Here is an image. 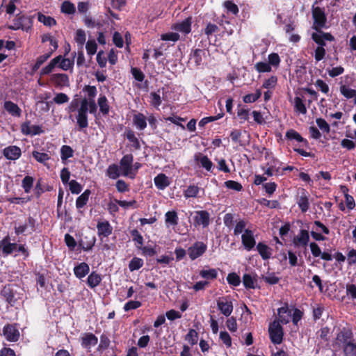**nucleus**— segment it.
<instances>
[{
	"mask_svg": "<svg viewBox=\"0 0 356 356\" xmlns=\"http://www.w3.org/2000/svg\"><path fill=\"white\" fill-rule=\"evenodd\" d=\"M314 23L312 29L316 32H319L323 28H327V17L324 8L312 6V9Z\"/></svg>",
	"mask_w": 356,
	"mask_h": 356,
	"instance_id": "obj_1",
	"label": "nucleus"
},
{
	"mask_svg": "<svg viewBox=\"0 0 356 356\" xmlns=\"http://www.w3.org/2000/svg\"><path fill=\"white\" fill-rule=\"evenodd\" d=\"M32 23V19L29 17L19 13L13 19V24L8 25V29L13 31L22 29L28 31L31 28Z\"/></svg>",
	"mask_w": 356,
	"mask_h": 356,
	"instance_id": "obj_2",
	"label": "nucleus"
},
{
	"mask_svg": "<svg viewBox=\"0 0 356 356\" xmlns=\"http://www.w3.org/2000/svg\"><path fill=\"white\" fill-rule=\"evenodd\" d=\"M268 332L270 341L273 344H280L282 342L284 330L279 321L275 320L270 323Z\"/></svg>",
	"mask_w": 356,
	"mask_h": 356,
	"instance_id": "obj_3",
	"label": "nucleus"
},
{
	"mask_svg": "<svg viewBox=\"0 0 356 356\" xmlns=\"http://www.w3.org/2000/svg\"><path fill=\"white\" fill-rule=\"evenodd\" d=\"M17 286L15 284H6L0 291V296L10 306H14L20 298L16 291Z\"/></svg>",
	"mask_w": 356,
	"mask_h": 356,
	"instance_id": "obj_4",
	"label": "nucleus"
},
{
	"mask_svg": "<svg viewBox=\"0 0 356 356\" xmlns=\"http://www.w3.org/2000/svg\"><path fill=\"white\" fill-rule=\"evenodd\" d=\"M306 229H300L298 234L293 238V244L296 248H304L306 250L309 242V224H306Z\"/></svg>",
	"mask_w": 356,
	"mask_h": 356,
	"instance_id": "obj_5",
	"label": "nucleus"
},
{
	"mask_svg": "<svg viewBox=\"0 0 356 356\" xmlns=\"http://www.w3.org/2000/svg\"><path fill=\"white\" fill-rule=\"evenodd\" d=\"M207 250L206 243L202 241H196L193 245L189 247L187 250V253L189 258L194 261L198 257L202 256Z\"/></svg>",
	"mask_w": 356,
	"mask_h": 356,
	"instance_id": "obj_6",
	"label": "nucleus"
},
{
	"mask_svg": "<svg viewBox=\"0 0 356 356\" xmlns=\"http://www.w3.org/2000/svg\"><path fill=\"white\" fill-rule=\"evenodd\" d=\"M3 334L7 341L16 342L19 340L20 334L16 324L7 323L3 328Z\"/></svg>",
	"mask_w": 356,
	"mask_h": 356,
	"instance_id": "obj_7",
	"label": "nucleus"
},
{
	"mask_svg": "<svg viewBox=\"0 0 356 356\" xmlns=\"http://www.w3.org/2000/svg\"><path fill=\"white\" fill-rule=\"evenodd\" d=\"M17 243L10 242V238L8 235L6 236L0 241V250L3 257L11 254L14 251L17 250Z\"/></svg>",
	"mask_w": 356,
	"mask_h": 356,
	"instance_id": "obj_8",
	"label": "nucleus"
},
{
	"mask_svg": "<svg viewBox=\"0 0 356 356\" xmlns=\"http://www.w3.org/2000/svg\"><path fill=\"white\" fill-rule=\"evenodd\" d=\"M217 307L220 312L228 317L233 312V304L227 297H221L217 300Z\"/></svg>",
	"mask_w": 356,
	"mask_h": 356,
	"instance_id": "obj_9",
	"label": "nucleus"
},
{
	"mask_svg": "<svg viewBox=\"0 0 356 356\" xmlns=\"http://www.w3.org/2000/svg\"><path fill=\"white\" fill-rule=\"evenodd\" d=\"M85 108V104L81 105L76 115V124L79 130H83L88 127V115Z\"/></svg>",
	"mask_w": 356,
	"mask_h": 356,
	"instance_id": "obj_10",
	"label": "nucleus"
},
{
	"mask_svg": "<svg viewBox=\"0 0 356 356\" xmlns=\"http://www.w3.org/2000/svg\"><path fill=\"white\" fill-rule=\"evenodd\" d=\"M210 224V213L206 210L195 211L194 216L195 226L202 225L204 228L207 227Z\"/></svg>",
	"mask_w": 356,
	"mask_h": 356,
	"instance_id": "obj_11",
	"label": "nucleus"
},
{
	"mask_svg": "<svg viewBox=\"0 0 356 356\" xmlns=\"http://www.w3.org/2000/svg\"><path fill=\"white\" fill-rule=\"evenodd\" d=\"M241 242L247 251L252 250L256 245L253 232L249 229H245L241 236Z\"/></svg>",
	"mask_w": 356,
	"mask_h": 356,
	"instance_id": "obj_12",
	"label": "nucleus"
},
{
	"mask_svg": "<svg viewBox=\"0 0 356 356\" xmlns=\"http://www.w3.org/2000/svg\"><path fill=\"white\" fill-rule=\"evenodd\" d=\"M312 39L318 45V47H324L326 45L325 40L334 41V37L330 33H325L320 30L319 32L312 34Z\"/></svg>",
	"mask_w": 356,
	"mask_h": 356,
	"instance_id": "obj_13",
	"label": "nucleus"
},
{
	"mask_svg": "<svg viewBox=\"0 0 356 356\" xmlns=\"http://www.w3.org/2000/svg\"><path fill=\"white\" fill-rule=\"evenodd\" d=\"M134 162V156L131 154H127L121 159L120 167L122 171L123 176H129L131 173L132 164Z\"/></svg>",
	"mask_w": 356,
	"mask_h": 356,
	"instance_id": "obj_14",
	"label": "nucleus"
},
{
	"mask_svg": "<svg viewBox=\"0 0 356 356\" xmlns=\"http://www.w3.org/2000/svg\"><path fill=\"white\" fill-rule=\"evenodd\" d=\"M81 345L83 348L90 349L97 344L98 338L91 332H84L80 337Z\"/></svg>",
	"mask_w": 356,
	"mask_h": 356,
	"instance_id": "obj_15",
	"label": "nucleus"
},
{
	"mask_svg": "<svg viewBox=\"0 0 356 356\" xmlns=\"http://www.w3.org/2000/svg\"><path fill=\"white\" fill-rule=\"evenodd\" d=\"M192 17H188L181 22L175 23L172 26V29L183 33L186 35L191 31Z\"/></svg>",
	"mask_w": 356,
	"mask_h": 356,
	"instance_id": "obj_16",
	"label": "nucleus"
},
{
	"mask_svg": "<svg viewBox=\"0 0 356 356\" xmlns=\"http://www.w3.org/2000/svg\"><path fill=\"white\" fill-rule=\"evenodd\" d=\"M3 155L8 160H17L22 155L21 149L16 145H10L3 149Z\"/></svg>",
	"mask_w": 356,
	"mask_h": 356,
	"instance_id": "obj_17",
	"label": "nucleus"
},
{
	"mask_svg": "<svg viewBox=\"0 0 356 356\" xmlns=\"http://www.w3.org/2000/svg\"><path fill=\"white\" fill-rule=\"evenodd\" d=\"M51 81L56 85V87L63 88L70 86L69 76L66 74L57 73L51 76Z\"/></svg>",
	"mask_w": 356,
	"mask_h": 356,
	"instance_id": "obj_18",
	"label": "nucleus"
},
{
	"mask_svg": "<svg viewBox=\"0 0 356 356\" xmlns=\"http://www.w3.org/2000/svg\"><path fill=\"white\" fill-rule=\"evenodd\" d=\"M96 238L93 234L83 236L79 241V247L84 251H89L94 247Z\"/></svg>",
	"mask_w": 356,
	"mask_h": 356,
	"instance_id": "obj_19",
	"label": "nucleus"
},
{
	"mask_svg": "<svg viewBox=\"0 0 356 356\" xmlns=\"http://www.w3.org/2000/svg\"><path fill=\"white\" fill-rule=\"evenodd\" d=\"M97 229L98 235L101 238L102 237H108L113 232V227L107 220L98 222Z\"/></svg>",
	"mask_w": 356,
	"mask_h": 356,
	"instance_id": "obj_20",
	"label": "nucleus"
},
{
	"mask_svg": "<svg viewBox=\"0 0 356 356\" xmlns=\"http://www.w3.org/2000/svg\"><path fill=\"white\" fill-rule=\"evenodd\" d=\"M3 108L12 116L19 118L22 115V109L12 101H5Z\"/></svg>",
	"mask_w": 356,
	"mask_h": 356,
	"instance_id": "obj_21",
	"label": "nucleus"
},
{
	"mask_svg": "<svg viewBox=\"0 0 356 356\" xmlns=\"http://www.w3.org/2000/svg\"><path fill=\"white\" fill-rule=\"evenodd\" d=\"M195 161L200 163L201 166L208 172H212L213 164L207 155L198 153L195 155Z\"/></svg>",
	"mask_w": 356,
	"mask_h": 356,
	"instance_id": "obj_22",
	"label": "nucleus"
},
{
	"mask_svg": "<svg viewBox=\"0 0 356 356\" xmlns=\"http://www.w3.org/2000/svg\"><path fill=\"white\" fill-rule=\"evenodd\" d=\"M205 56V51L201 49L193 50L190 54V60L194 63L195 67H199L202 64L203 58Z\"/></svg>",
	"mask_w": 356,
	"mask_h": 356,
	"instance_id": "obj_23",
	"label": "nucleus"
},
{
	"mask_svg": "<svg viewBox=\"0 0 356 356\" xmlns=\"http://www.w3.org/2000/svg\"><path fill=\"white\" fill-rule=\"evenodd\" d=\"M278 316L279 319L277 320L283 325H286L290 321V318L291 317V311L288 308V305L286 304L285 306L282 307L278 309Z\"/></svg>",
	"mask_w": 356,
	"mask_h": 356,
	"instance_id": "obj_24",
	"label": "nucleus"
},
{
	"mask_svg": "<svg viewBox=\"0 0 356 356\" xmlns=\"http://www.w3.org/2000/svg\"><path fill=\"white\" fill-rule=\"evenodd\" d=\"M154 182L159 190H164L170 184L168 177L163 173H160L156 176Z\"/></svg>",
	"mask_w": 356,
	"mask_h": 356,
	"instance_id": "obj_25",
	"label": "nucleus"
},
{
	"mask_svg": "<svg viewBox=\"0 0 356 356\" xmlns=\"http://www.w3.org/2000/svg\"><path fill=\"white\" fill-rule=\"evenodd\" d=\"M89 272V265L86 262L79 263L74 268V274L79 279H82L88 275Z\"/></svg>",
	"mask_w": 356,
	"mask_h": 356,
	"instance_id": "obj_26",
	"label": "nucleus"
},
{
	"mask_svg": "<svg viewBox=\"0 0 356 356\" xmlns=\"http://www.w3.org/2000/svg\"><path fill=\"white\" fill-rule=\"evenodd\" d=\"M256 248L263 260H268L271 257L272 249L264 243H258Z\"/></svg>",
	"mask_w": 356,
	"mask_h": 356,
	"instance_id": "obj_27",
	"label": "nucleus"
},
{
	"mask_svg": "<svg viewBox=\"0 0 356 356\" xmlns=\"http://www.w3.org/2000/svg\"><path fill=\"white\" fill-rule=\"evenodd\" d=\"M353 337V333L350 327H343L339 333H338L337 339L339 340L343 344L351 341L350 340Z\"/></svg>",
	"mask_w": 356,
	"mask_h": 356,
	"instance_id": "obj_28",
	"label": "nucleus"
},
{
	"mask_svg": "<svg viewBox=\"0 0 356 356\" xmlns=\"http://www.w3.org/2000/svg\"><path fill=\"white\" fill-rule=\"evenodd\" d=\"M165 222L167 227H175L179 223L177 212L175 210L168 211L165 214Z\"/></svg>",
	"mask_w": 356,
	"mask_h": 356,
	"instance_id": "obj_29",
	"label": "nucleus"
},
{
	"mask_svg": "<svg viewBox=\"0 0 356 356\" xmlns=\"http://www.w3.org/2000/svg\"><path fill=\"white\" fill-rule=\"evenodd\" d=\"M285 137L289 140H295L297 142L302 143L305 146H307L309 144L307 139L304 138L298 131L293 129H289L286 132Z\"/></svg>",
	"mask_w": 356,
	"mask_h": 356,
	"instance_id": "obj_30",
	"label": "nucleus"
},
{
	"mask_svg": "<svg viewBox=\"0 0 356 356\" xmlns=\"http://www.w3.org/2000/svg\"><path fill=\"white\" fill-rule=\"evenodd\" d=\"M133 124L139 130H144L147 127V118L144 114L137 113L133 116Z\"/></svg>",
	"mask_w": 356,
	"mask_h": 356,
	"instance_id": "obj_31",
	"label": "nucleus"
},
{
	"mask_svg": "<svg viewBox=\"0 0 356 356\" xmlns=\"http://www.w3.org/2000/svg\"><path fill=\"white\" fill-rule=\"evenodd\" d=\"M124 136L130 142L131 146L136 150H139L141 148L139 140L136 136L135 133L131 129H128L124 132Z\"/></svg>",
	"mask_w": 356,
	"mask_h": 356,
	"instance_id": "obj_32",
	"label": "nucleus"
},
{
	"mask_svg": "<svg viewBox=\"0 0 356 356\" xmlns=\"http://www.w3.org/2000/svg\"><path fill=\"white\" fill-rule=\"evenodd\" d=\"M297 204L302 213H305L309 208V202L308 197V193L303 190L301 195L297 201Z\"/></svg>",
	"mask_w": 356,
	"mask_h": 356,
	"instance_id": "obj_33",
	"label": "nucleus"
},
{
	"mask_svg": "<svg viewBox=\"0 0 356 356\" xmlns=\"http://www.w3.org/2000/svg\"><path fill=\"white\" fill-rule=\"evenodd\" d=\"M91 194V191L86 189L82 194H81L76 200V207L77 209L83 208L89 200V197Z\"/></svg>",
	"mask_w": 356,
	"mask_h": 356,
	"instance_id": "obj_34",
	"label": "nucleus"
},
{
	"mask_svg": "<svg viewBox=\"0 0 356 356\" xmlns=\"http://www.w3.org/2000/svg\"><path fill=\"white\" fill-rule=\"evenodd\" d=\"M102 276L95 271H92L87 278V284L91 289H94L99 286L102 282Z\"/></svg>",
	"mask_w": 356,
	"mask_h": 356,
	"instance_id": "obj_35",
	"label": "nucleus"
},
{
	"mask_svg": "<svg viewBox=\"0 0 356 356\" xmlns=\"http://www.w3.org/2000/svg\"><path fill=\"white\" fill-rule=\"evenodd\" d=\"M85 104V108H86V111L91 114H95L97 113V106L95 103V99H88L87 98L84 97L81 99V105Z\"/></svg>",
	"mask_w": 356,
	"mask_h": 356,
	"instance_id": "obj_36",
	"label": "nucleus"
},
{
	"mask_svg": "<svg viewBox=\"0 0 356 356\" xmlns=\"http://www.w3.org/2000/svg\"><path fill=\"white\" fill-rule=\"evenodd\" d=\"M200 275L207 281L213 280L218 277V271L215 268H209L208 270L202 269L200 271Z\"/></svg>",
	"mask_w": 356,
	"mask_h": 356,
	"instance_id": "obj_37",
	"label": "nucleus"
},
{
	"mask_svg": "<svg viewBox=\"0 0 356 356\" xmlns=\"http://www.w3.org/2000/svg\"><path fill=\"white\" fill-rule=\"evenodd\" d=\"M242 279L245 289H254L256 288L257 280L252 277L250 274L245 273Z\"/></svg>",
	"mask_w": 356,
	"mask_h": 356,
	"instance_id": "obj_38",
	"label": "nucleus"
},
{
	"mask_svg": "<svg viewBox=\"0 0 356 356\" xmlns=\"http://www.w3.org/2000/svg\"><path fill=\"white\" fill-rule=\"evenodd\" d=\"M97 102L99 106L100 112L104 115H108L109 113L110 106L108 104L106 97L105 95L100 96Z\"/></svg>",
	"mask_w": 356,
	"mask_h": 356,
	"instance_id": "obj_39",
	"label": "nucleus"
},
{
	"mask_svg": "<svg viewBox=\"0 0 356 356\" xmlns=\"http://www.w3.org/2000/svg\"><path fill=\"white\" fill-rule=\"evenodd\" d=\"M199 334L194 329H189L188 332L186 334L184 339L191 346L197 344L198 341Z\"/></svg>",
	"mask_w": 356,
	"mask_h": 356,
	"instance_id": "obj_40",
	"label": "nucleus"
},
{
	"mask_svg": "<svg viewBox=\"0 0 356 356\" xmlns=\"http://www.w3.org/2000/svg\"><path fill=\"white\" fill-rule=\"evenodd\" d=\"M344 356H356V343L348 341L343 346Z\"/></svg>",
	"mask_w": 356,
	"mask_h": 356,
	"instance_id": "obj_41",
	"label": "nucleus"
},
{
	"mask_svg": "<svg viewBox=\"0 0 356 356\" xmlns=\"http://www.w3.org/2000/svg\"><path fill=\"white\" fill-rule=\"evenodd\" d=\"M294 110L301 114L307 113V108L302 99L300 97H295L294 98Z\"/></svg>",
	"mask_w": 356,
	"mask_h": 356,
	"instance_id": "obj_42",
	"label": "nucleus"
},
{
	"mask_svg": "<svg viewBox=\"0 0 356 356\" xmlns=\"http://www.w3.org/2000/svg\"><path fill=\"white\" fill-rule=\"evenodd\" d=\"M106 175L112 179L118 178L120 175L118 165L116 164L110 165L106 170Z\"/></svg>",
	"mask_w": 356,
	"mask_h": 356,
	"instance_id": "obj_43",
	"label": "nucleus"
},
{
	"mask_svg": "<svg viewBox=\"0 0 356 356\" xmlns=\"http://www.w3.org/2000/svg\"><path fill=\"white\" fill-rule=\"evenodd\" d=\"M38 19L44 26H52L56 24V21L51 16H47L42 13H38Z\"/></svg>",
	"mask_w": 356,
	"mask_h": 356,
	"instance_id": "obj_44",
	"label": "nucleus"
},
{
	"mask_svg": "<svg viewBox=\"0 0 356 356\" xmlns=\"http://www.w3.org/2000/svg\"><path fill=\"white\" fill-rule=\"evenodd\" d=\"M144 261L139 257H134L129 264V269L131 272L137 270L143 267Z\"/></svg>",
	"mask_w": 356,
	"mask_h": 356,
	"instance_id": "obj_45",
	"label": "nucleus"
},
{
	"mask_svg": "<svg viewBox=\"0 0 356 356\" xmlns=\"http://www.w3.org/2000/svg\"><path fill=\"white\" fill-rule=\"evenodd\" d=\"M74 155L73 149L69 146L64 145L60 148V158L62 161L67 160L69 158L72 157Z\"/></svg>",
	"mask_w": 356,
	"mask_h": 356,
	"instance_id": "obj_46",
	"label": "nucleus"
},
{
	"mask_svg": "<svg viewBox=\"0 0 356 356\" xmlns=\"http://www.w3.org/2000/svg\"><path fill=\"white\" fill-rule=\"evenodd\" d=\"M34 182V178L31 176H25L22 181V186L26 193H30Z\"/></svg>",
	"mask_w": 356,
	"mask_h": 356,
	"instance_id": "obj_47",
	"label": "nucleus"
},
{
	"mask_svg": "<svg viewBox=\"0 0 356 356\" xmlns=\"http://www.w3.org/2000/svg\"><path fill=\"white\" fill-rule=\"evenodd\" d=\"M261 96L260 89H257L255 93H250L245 95L243 100L245 103H253L257 101Z\"/></svg>",
	"mask_w": 356,
	"mask_h": 356,
	"instance_id": "obj_48",
	"label": "nucleus"
},
{
	"mask_svg": "<svg viewBox=\"0 0 356 356\" xmlns=\"http://www.w3.org/2000/svg\"><path fill=\"white\" fill-rule=\"evenodd\" d=\"M33 157L39 163L44 164L47 161L50 159V156L44 152H40L38 151H33L32 152Z\"/></svg>",
	"mask_w": 356,
	"mask_h": 356,
	"instance_id": "obj_49",
	"label": "nucleus"
},
{
	"mask_svg": "<svg viewBox=\"0 0 356 356\" xmlns=\"http://www.w3.org/2000/svg\"><path fill=\"white\" fill-rule=\"evenodd\" d=\"M340 92L346 99H352L356 96V90L350 88L346 85L340 86Z\"/></svg>",
	"mask_w": 356,
	"mask_h": 356,
	"instance_id": "obj_50",
	"label": "nucleus"
},
{
	"mask_svg": "<svg viewBox=\"0 0 356 356\" xmlns=\"http://www.w3.org/2000/svg\"><path fill=\"white\" fill-rule=\"evenodd\" d=\"M130 234L132 236V240L136 243V247L138 248H140L143 244V237L141 234L136 229L131 230Z\"/></svg>",
	"mask_w": 356,
	"mask_h": 356,
	"instance_id": "obj_51",
	"label": "nucleus"
},
{
	"mask_svg": "<svg viewBox=\"0 0 356 356\" xmlns=\"http://www.w3.org/2000/svg\"><path fill=\"white\" fill-rule=\"evenodd\" d=\"M61 12L68 15L74 14L76 12L74 3L69 1H64L61 5Z\"/></svg>",
	"mask_w": 356,
	"mask_h": 356,
	"instance_id": "obj_52",
	"label": "nucleus"
},
{
	"mask_svg": "<svg viewBox=\"0 0 356 356\" xmlns=\"http://www.w3.org/2000/svg\"><path fill=\"white\" fill-rule=\"evenodd\" d=\"M224 7L227 9V13H232L234 15H237L239 9L236 4H235L232 1L227 0L225 1L223 3Z\"/></svg>",
	"mask_w": 356,
	"mask_h": 356,
	"instance_id": "obj_53",
	"label": "nucleus"
},
{
	"mask_svg": "<svg viewBox=\"0 0 356 356\" xmlns=\"http://www.w3.org/2000/svg\"><path fill=\"white\" fill-rule=\"evenodd\" d=\"M200 188L197 186L190 185L184 191V196L186 198L196 197L198 195Z\"/></svg>",
	"mask_w": 356,
	"mask_h": 356,
	"instance_id": "obj_54",
	"label": "nucleus"
},
{
	"mask_svg": "<svg viewBox=\"0 0 356 356\" xmlns=\"http://www.w3.org/2000/svg\"><path fill=\"white\" fill-rule=\"evenodd\" d=\"M224 115V113H220L219 114H218L217 115H215V116H209V117H205V118H203L200 122H199V127H204L207 124L209 123V122H214L217 120H219L220 118H222Z\"/></svg>",
	"mask_w": 356,
	"mask_h": 356,
	"instance_id": "obj_55",
	"label": "nucleus"
},
{
	"mask_svg": "<svg viewBox=\"0 0 356 356\" xmlns=\"http://www.w3.org/2000/svg\"><path fill=\"white\" fill-rule=\"evenodd\" d=\"M218 31L219 28L216 24H213L211 22H208L207 23L206 26L203 30V32L208 38H209V36L218 32Z\"/></svg>",
	"mask_w": 356,
	"mask_h": 356,
	"instance_id": "obj_56",
	"label": "nucleus"
},
{
	"mask_svg": "<svg viewBox=\"0 0 356 356\" xmlns=\"http://www.w3.org/2000/svg\"><path fill=\"white\" fill-rule=\"evenodd\" d=\"M255 70L259 73L270 72L272 70L270 64L266 62H258L254 65Z\"/></svg>",
	"mask_w": 356,
	"mask_h": 356,
	"instance_id": "obj_57",
	"label": "nucleus"
},
{
	"mask_svg": "<svg viewBox=\"0 0 356 356\" xmlns=\"http://www.w3.org/2000/svg\"><path fill=\"white\" fill-rule=\"evenodd\" d=\"M227 281L229 284L234 286H238L241 284V278L235 273H229L227 277Z\"/></svg>",
	"mask_w": 356,
	"mask_h": 356,
	"instance_id": "obj_58",
	"label": "nucleus"
},
{
	"mask_svg": "<svg viewBox=\"0 0 356 356\" xmlns=\"http://www.w3.org/2000/svg\"><path fill=\"white\" fill-rule=\"evenodd\" d=\"M74 40L77 44L81 46V49H83V46L86 40L85 31L82 29H78L76 32Z\"/></svg>",
	"mask_w": 356,
	"mask_h": 356,
	"instance_id": "obj_59",
	"label": "nucleus"
},
{
	"mask_svg": "<svg viewBox=\"0 0 356 356\" xmlns=\"http://www.w3.org/2000/svg\"><path fill=\"white\" fill-rule=\"evenodd\" d=\"M330 328L327 326L321 327L317 332V337L320 338L325 342L329 341Z\"/></svg>",
	"mask_w": 356,
	"mask_h": 356,
	"instance_id": "obj_60",
	"label": "nucleus"
},
{
	"mask_svg": "<svg viewBox=\"0 0 356 356\" xmlns=\"http://www.w3.org/2000/svg\"><path fill=\"white\" fill-rule=\"evenodd\" d=\"M268 63L270 64V66H273L275 67H277L280 65V58L278 54L277 53H271L268 56Z\"/></svg>",
	"mask_w": 356,
	"mask_h": 356,
	"instance_id": "obj_61",
	"label": "nucleus"
},
{
	"mask_svg": "<svg viewBox=\"0 0 356 356\" xmlns=\"http://www.w3.org/2000/svg\"><path fill=\"white\" fill-rule=\"evenodd\" d=\"M179 38H180L179 34L177 33H175V32L166 33L162 34L161 36V39L162 40H165V41L177 42L179 40Z\"/></svg>",
	"mask_w": 356,
	"mask_h": 356,
	"instance_id": "obj_62",
	"label": "nucleus"
},
{
	"mask_svg": "<svg viewBox=\"0 0 356 356\" xmlns=\"http://www.w3.org/2000/svg\"><path fill=\"white\" fill-rule=\"evenodd\" d=\"M69 187L72 194H79L83 189L82 186L74 179L69 182Z\"/></svg>",
	"mask_w": 356,
	"mask_h": 356,
	"instance_id": "obj_63",
	"label": "nucleus"
},
{
	"mask_svg": "<svg viewBox=\"0 0 356 356\" xmlns=\"http://www.w3.org/2000/svg\"><path fill=\"white\" fill-rule=\"evenodd\" d=\"M277 82L276 76H271L270 78L266 79L263 83L262 88L266 89H273L275 87Z\"/></svg>",
	"mask_w": 356,
	"mask_h": 356,
	"instance_id": "obj_64",
	"label": "nucleus"
}]
</instances>
